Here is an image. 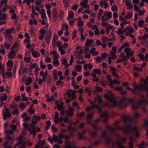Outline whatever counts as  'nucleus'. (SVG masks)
Listing matches in <instances>:
<instances>
[{"label": "nucleus", "instance_id": "33", "mask_svg": "<svg viewBox=\"0 0 148 148\" xmlns=\"http://www.w3.org/2000/svg\"><path fill=\"white\" fill-rule=\"evenodd\" d=\"M77 136L79 139H86V138L79 132L77 133Z\"/></svg>", "mask_w": 148, "mask_h": 148}, {"label": "nucleus", "instance_id": "27", "mask_svg": "<svg viewBox=\"0 0 148 148\" xmlns=\"http://www.w3.org/2000/svg\"><path fill=\"white\" fill-rule=\"evenodd\" d=\"M145 23V21L142 20H141L139 21H138V25L139 27H143V25Z\"/></svg>", "mask_w": 148, "mask_h": 148}, {"label": "nucleus", "instance_id": "29", "mask_svg": "<svg viewBox=\"0 0 148 148\" xmlns=\"http://www.w3.org/2000/svg\"><path fill=\"white\" fill-rule=\"evenodd\" d=\"M130 22H129L127 21H124L123 22H122L121 24L120 25L122 29H123L124 28V27L123 25H126L127 24H129Z\"/></svg>", "mask_w": 148, "mask_h": 148}, {"label": "nucleus", "instance_id": "30", "mask_svg": "<svg viewBox=\"0 0 148 148\" xmlns=\"http://www.w3.org/2000/svg\"><path fill=\"white\" fill-rule=\"evenodd\" d=\"M133 15V13L130 12L127 14L126 16L125 17V18H131L132 17Z\"/></svg>", "mask_w": 148, "mask_h": 148}, {"label": "nucleus", "instance_id": "13", "mask_svg": "<svg viewBox=\"0 0 148 148\" xmlns=\"http://www.w3.org/2000/svg\"><path fill=\"white\" fill-rule=\"evenodd\" d=\"M127 99L126 100H128V102L130 103H131L132 104V108L134 110H135L137 109V107L134 104V100L132 99H130L129 100H127V99Z\"/></svg>", "mask_w": 148, "mask_h": 148}, {"label": "nucleus", "instance_id": "1", "mask_svg": "<svg viewBox=\"0 0 148 148\" xmlns=\"http://www.w3.org/2000/svg\"><path fill=\"white\" fill-rule=\"evenodd\" d=\"M122 119L124 123L125 124L124 126L121 127H118L116 125L115 127H113L109 125H107L106 127L107 129L109 130L110 132L112 134L115 132V130L116 129L118 130H122L123 132H128L132 130L135 132L138 131V129L136 127H132L130 125L127 124V121H129L130 122H132L134 121V119L128 116L126 117H122ZM115 124L116 122H115Z\"/></svg>", "mask_w": 148, "mask_h": 148}, {"label": "nucleus", "instance_id": "19", "mask_svg": "<svg viewBox=\"0 0 148 148\" xmlns=\"http://www.w3.org/2000/svg\"><path fill=\"white\" fill-rule=\"evenodd\" d=\"M69 91L71 92V93L72 94V99L74 100L75 99L76 92L75 90L71 89L69 90Z\"/></svg>", "mask_w": 148, "mask_h": 148}, {"label": "nucleus", "instance_id": "21", "mask_svg": "<svg viewBox=\"0 0 148 148\" xmlns=\"http://www.w3.org/2000/svg\"><path fill=\"white\" fill-rule=\"evenodd\" d=\"M53 75L55 78V80L58 79V72L56 69H54L53 71Z\"/></svg>", "mask_w": 148, "mask_h": 148}, {"label": "nucleus", "instance_id": "42", "mask_svg": "<svg viewBox=\"0 0 148 148\" xmlns=\"http://www.w3.org/2000/svg\"><path fill=\"white\" fill-rule=\"evenodd\" d=\"M124 51L126 53L127 56H128L129 53L131 51V49L129 48H126L124 49Z\"/></svg>", "mask_w": 148, "mask_h": 148}, {"label": "nucleus", "instance_id": "49", "mask_svg": "<svg viewBox=\"0 0 148 148\" xmlns=\"http://www.w3.org/2000/svg\"><path fill=\"white\" fill-rule=\"evenodd\" d=\"M108 38L106 36H103L102 38V40L104 43H106L108 41Z\"/></svg>", "mask_w": 148, "mask_h": 148}, {"label": "nucleus", "instance_id": "44", "mask_svg": "<svg viewBox=\"0 0 148 148\" xmlns=\"http://www.w3.org/2000/svg\"><path fill=\"white\" fill-rule=\"evenodd\" d=\"M12 113L14 115H15L16 114L18 115L19 113L18 109L17 108L15 110H13L12 111Z\"/></svg>", "mask_w": 148, "mask_h": 148}, {"label": "nucleus", "instance_id": "50", "mask_svg": "<svg viewBox=\"0 0 148 148\" xmlns=\"http://www.w3.org/2000/svg\"><path fill=\"white\" fill-rule=\"evenodd\" d=\"M118 7L116 5H114L112 6L111 10L112 11H116L118 10Z\"/></svg>", "mask_w": 148, "mask_h": 148}, {"label": "nucleus", "instance_id": "10", "mask_svg": "<svg viewBox=\"0 0 148 148\" xmlns=\"http://www.w3.org/2000/svg\"><path fill=\"white\" fill-rule=\"evenodd\" d=\"M16 52L14 50H12L10 52L8 55V57L10 59H14V57H12V56L14 55H16Z\"/></svg>", "mask_w": 148, "mask_h": 148}, {"label": "nucleus", "instance_id": "23", "mask_svg": "<svg viewBox=\"0 0 148 148\" xmlns=\"http://www.w3.org/2000/svg\"><path fill=\"white\" fill-rule=\"evenodd\" d=\"M84 2L82 1L80 3V5L82 7H83L85 8H89V6L88 4H83Z\"/></svg>", "mask_w": 148, "mask_h": 148}, {"label": "nucleus", "instance_id": "60", "mask_svg": "<svg viewBox=\"0 0 148 148\" xmlns=\"http://www.w3.org/2000/svg\"><path fill=\"white\" fill-rule=\"evenodd\" d=\"M22 125L26 128L29 129V124L27 123H24L22 124Z\"/></svg>", "mask_w": 148, "mask_h": 148}, {"label": "nucleus", "instance_id": "62", "mask_svg": "<svg viewBox=\"0 0 148 148\" xmlns=\"http://www.w3.org/2000/svg\"><path fill=\"white\" fill-rule=\"evenodd\" d=\"M18 46V42H15L12 45L11 47V49H14L16 48Z\"/></svg>", "mask_w": 148, "mask_h": 148}, {"label": "nucleus", "instance_id": "61", "mask_svg": "<svg viewBox=\"0 0 148 148\" xmlns=\"http://www.w3.org/2000/svg\"><path fill=\"white\" fill-rule=\"evenodd\" d=\"M24 61L27 63H29L31 61V58H30L25 57L24 58Z\"/></svg>", "mask_w": 148, "mask_h": 148}, {"label": "nucleus", "instance_id": "35", "mask_svg": "<svg viewBox=\"0 0 148 148\" xmlns=\"http://www.w3.org/2000/svg\"><path fill=\"white\" fill-rule=\"evenodd\" d=\"M58 39V36L57 35L54 34L52 44L53 46H54V43H55Z\"/></svg>", "mask_w": 148, "mask_h": 148}, {"label": "nucleus", "instance_id": "51", "mask_svg": "<svg viewBox=\"0 0 148 148\" xmlns=\"http://www.w3.org/2000/svg\"><path fill=\"white\" fill-rule=\"evenodd\" d=\"M90 134L93 138H95L97 135V133L96 132H91Z\"/></svg>", "mask_w": 148, "mask_h": 148}, {"label": "nucleus", "instance_id": "26", "mask_svg": "<svg viewBox=\"0 0 148 148\" xmlns=\"http://www.w3.org/2000/svg\"><path fill=\"white\" fill-rule=\"evenodd\" d=\"M51 37L50 36H48L47 34H46L45 38V40L46 42L48 44H49L51 39Z\"/></svg>", "mask_w": 148, "mask_h": 148}, {"label": "nucleus", "instance_id": "28", "mask_svg": "<svg viewBox=\"0 0 148 148\" xmlns=\"http://www.w3.org/2000/svg\"><path fill=\"white\" fill-rule=\"evenodd\" d=\"M3 95L1 96V100L2 101H5L7 98V96L5 93H3Z\"/></svg>", "mask_w": 148, "mask_h": 148}, {"label": "nucleus", "instance_id": "52", "mask_svg": "<svg viewBox=\"0 0 148 148\" xmlns=\"http://www.w3.org/2000/svg\"><path fill=\"white\" fill-rule=\"evenodd\" d=\"M10 107L12 109H16L17 108H18V106L17 105H16V104L15 103H14L13 104H11L10 105Z\"/></svg>", "mask_w": 148, "mask_h": 148}, {"label": "nucleus", "instance_id": "53", "mask_svg": "<svg viewBox=\"0 0 148 148\" xmlns=\"http://www.w3.org/2000/svg\"><path fill=\"white\" fill-rule=\"evenodd\" d=\"M141 44L144 46L148 48V41H145L144 42H141Z\"/></svg>", "mask_w": 148, "mask_h": 148}, {"label": "nucleus", "instance_id": "20", "mask_svg": "<svg viewBox=\"0 0 148 148\" xmlns=\"http://www.w3.org/2000/svg\"><path fill=\"white\" fill-rule=\"evenodd\" d=\"M82 69V66L81 65H76L75 66V70L76 71L80 72Z\"/></svg>", "mask_w": 148, "mask_h": 148}, {"label": "nucleus", "instance_id": "14", "mask_svg": "<svg viewBox=\"0 0 148 148\" xmlns=\"http://www.w3.org/2000/svg\"><path fill=\"white\" fill-rule=\"evenodd\" d=\"M6 64L7 68L8 67L10 68L12 67L13 65V61L12 60H9L7 62Z\"/></svg>", "mask_w": 148, "mask_h": 148}, {"label": "nucleus", "instance_id": "55", "mask_svg": "<svg viewBox=\"0 0 148 148\" xmlns=\"http://www.w3.org/2000/svg\"><path fill=\"white\" fill-rule=\"evenodd\" d=\"M111 76L110 75H108L106 76L107 80L109 82H112V80L111 78Z\"/></svg>", "mask_w": 148, "mask_h": 148}, {"label": "nucleus", "instance_id": "11", "mask_svg": "<svg viewBox=\"0 0 148 148\" xmlns=\"http://www.w3.org/2000/svg\"><path fill=\"white\" fill-rule=\"evenodd\" d=\"M103 15L105 17H108V18H110L112 17V12L105 11L103 13Z\"/></svg>", "mask_w": 148, "mask_h": 148}, {"label": "nucleus", "instance_id": "59", "mask_svg": "<svg viewBox=\"0 0 148 148\" xmlns=\"http://www.w3.org/2000/svg\"><path fill=\"white\" fill-rule=\"evenodd\" d=\"M40 32L41 34L44 35L46 33V31L43 29L42 28H41L40 30Z\"/></svg>", "mask_w": 148, "mask_h": 148}, {"label": "nucleus", "instance_id": "31", "mask_svg": "<svg viewBox=\"0 0 148 148\" xmlns=\"http://www.w3.org/2000/svg\"><path fill=\"white\" fill-rule=\"evenodd\" d=\"M139 102L140 104L144 103L146 104H148V100L145 99H141L139 101Z\"/></svg>", "mask_w": 148, "mask_h": 148}, {"label": "nucleus", "instance_id": "8", "mask_svg": "<svg viewBox=\"0 0 148 148\" xmlns=\"http://www.w3.org/2000/svg\"><path fill=\"white\" fill-rule=\"evenodd\" d=\"M32 127L33 128L32 130H31V128H29V131L31 134L33 135L34 137L36 133V127H34L33 126H32Z\"/></svg>", "mask_w": 148, "mask_h": 148}, {"label": "nucleus", "instance_id": "18", "mask_svg": "<svg viewBox=\"0 0 148 148\" xmlns=\"http://www.w3.org/2000/svg\"><path fill=\"white\" fill-rule=\"evenodd\" d=\"M101 137L103 139L106 138L108 137L107 131H104L103 132L101 135Z\"/></svg>", "mask_w": 148, "mask_h": 148}, {"label": "nucleus", "instance_id": "12", "mask_svg": "<svg viewBox=\"0 0 148 148\" xmlns=\"http://www.w3.org/2000/svg\"><path fill=\"white\" fill-rule=\"evenodd\" d=\"M63 47L62 45H60V46L59 47L58 50L60 52V54L62 55H64L66 53L65 51L63 49Z\"/></svg>", "mask_w": 148, "mask_h": 148}, {"label": "nucleus", "instance_id": "39", "mask_svg": "<svg viewBox=\"0 0 148 148\" xmlns=\"http://www.w3.org/2000/svg\"><path fill=\"white\" fill-rule=\"evenodd\" d=\"M103 11V10L102 9H100L99 10L98 13L99 15L97 17V19L98 20H99L100 19V17L102 14Z\"/></svg>", "mask_w": 148, "mask_h": 148}, {"label": "nucleus", "instance_id": "25", "mask_svg": "<svg viewBox=\"0 0 148 148\" xmlns=\"http://www.w3.org/2000/svg\"><path fill=\"white\" fill-rule=\"evenodd\" d=\"M93 71L99 75H101V71L99 69H94L93 70Z\"/></svg>", "mask_w": 148, "mask_h": 148}, {"label": "nucleus", "instance_id": "22", "mask_svg": "<svg viewBox=\"0 0 148 148\" xmlns=\"http://www.w3.org/2000/svg\"><path fill=\"white\" fill-rule=\"evenodd\" d=\"M133 87L134 89L132 91V92L133 93L135 92V90H140L141 89V86H137L135 84L134 85Z\"/></svg>", "mask_w": 148, "mask_h": 148}, {"label": "nucleus", "instance_id": "45", "mask_svg": "<svg viewBox=\"0 0 148 148\" xmlns=\"http://www.w3.org/2000/svg\"><path fill=\"white\" fill-rule=\"evenodd\" d=\"M138 57L140 58L141 60H144L145 59V57L143 54L141 53H140L138 54Z\"/></svg>", "mask_w": 148, "mask_h": 148}, {"label": "nucleus", "instance_id": "32", "mask_svg": "<svg viewBox=\"0 0 148 148\" xmlns=\"http://www.w3.org/2000/svg\"><path fill=\"white\" fill-rule=\"evenodd\" d=\"M53 64L54 66L57 67L60 65L59 62L57 60H56L53 62Z\"/></svg>", "mask_w": 148, "mask_h": 148}, {"label": "nucleus", "instance_id": "38", "mask_svg": "<svg viewBox=\"0 0 148 148\" xmlns=\"http://www.w3.org/2000/svg\"><path fill=\"white\" fill-rule=\"evenodd\" d=\"M84 90H85V92H86V93H88V95L89 96H91V92L90 91V89L87 88V87H86L85 89H84Z\"/></svg>", "mask_w": 148, "mask_h": 148}, {"label": "nucleus", "instance_id": "24", "mask_svg": "<svg viewBox=\"0 0 148 148\" xmlns=\"http://www.w3.org/2000/svg\"><path fill=\"white\" fill-rule=\"evenodd\" d=\"M5 37L7 38L8 40H9L10 41H11L12 40L13 38H12V35H6L5 32L3 33Z\"/></svg>", "mask_w": 148, "mask_h": 148}, {"label": "nucleus", "instance_id": "54", "mask_svg": "<svg viewBox=\"0 0 148 148\" xmlns=\"http://www.w3.org/2000/svg\"><path fill=\"white\" fill-rule=\"evenodd\" d=\"M48 75V73H47V72L46 71L45 73V74L44 75H43V76L42 77V79L43 81V82H45L46 79L47 78V77Z\"/></svg>", "mask_w": 148, "mask_h": 148}, {"label": "nucleus", "instance_id": "64", "mask_svg": "<svg viewBox=\"0 0 148 148\" xmlns=\"http://www.w3.org/2000/svg\"><path fill=\"white\" fill-rule=\"evenodd\" d=\"M119 148H126L124 147L121 142H119L117 143Z\"/></svg>", "mask_w": 148, "mask_h": 148}, {"label": "nucleus", "instance_id": "40", "mask_svg": "<svg viewBox=\"0 0 148 148\" xmlns=\"http://www.w3.org/2000/svg\"><path fill=\"white\" fill-rule=\"evenodd\" d=\"M141 86L147 92H148V86L147 85L142 84Z\"/></svg>", "mask_w": 148, "mask_h": 148}, {"label": "nucleus", "instance_id": "15", "mask_svg": "<svg viewBox=\"0 0 148 148\" xmlns=\"http://www.w3.org/2000/svg\"><path fill=\"white\" fill-rule=\"evenodd\" d=\"M33 56L34 58H37L40 55V53L37 51H34L32 53Z\"/></svg>", "mask_w": 148, "mask_h": 148}, {"label": "nucleus", "instance_id": "36", "mask_svg": "<svg viewBox=\"0 0 148 148\" xmlns=\"http://www.w3.org/2000/svg\"><path fill=\"white\" fill-rule=\"evenodd\" d=\"M62 64L66 66L67 67H68L69 66V64H67V60L65 58L63 59Z\"/></svg>", "mask_w": 148, "mask_h": 148}, {"label": "nucleus", "instance_id": "47", "mask_svg": "<svg viewBox=\"0 0 148 148\" xmlns=\"http://www.w3.org/2000/svg\"><path fill=\"white\" fill-rule=\"evenodd\" d=\"M69 15L70 18H72L74 16V13L72 11H70L69 12Z\"/></svg>", "mask_w": 148, "mask_h": 148}, {"label": "nucleus", "instance_id": "43", "mask_svg": "<svg viewBox=\"0 0 148 148\" xmlns=\"http://www.w3.org/2000/svg\"><path fill=\"white\" fill-rule=\"evenodd\" d=\"M105 139L106 142V143L107 145H109L110 142H111V139L109 137H107L106 138H105Z\"/></svg>", "mask_w": 148, "mask_h": 148}, {"label": "nucleus", "instance_id": "4", "mask_svg": "<svg viewBox=\"0 0 148 148\" xmlns=\"http://www.w3.org/2000/svg\"><path fill=\"white\" fill-rule=\"evenodd\" d=\"M100 121L101 119H98L95 121V124L94 125H92V128L96 130H99L101 131H103L102 130L101 128L100 127H97L96 125V124L97 123L100 122Z\"/></svg>", "mask_w": 148, "mask_h": 148}, {"label": "nucleus", "instance_id": "57", "mask_svg": "<svg viewBox=\"0 0 148 148\" xmlns=\"http://www.w3.org/2000/svg\"><path fill=\"white\" fill-rule=\"evenodd\" d=\"M78 5L77 4H76L74 5H73L71 6L72 9L74 11L76 10L78 8Z\"/></svg>", "mask_w": 148, "mask_h": 148}, {"label": "nucleus", "instance_id": "9", "mask_svg": "<svg viewBox=\"0 0 148 148\" xmlns=\"http://www.w3.org/2000/svg\"><path fill=\"white\" fill-rule=\"evenodd\" d=\"M64 103L63 102H61L60 103L58 104V107H57V109L58 110H63L65 108V106H63Z\"/></svg>", "mask_w": 148, "mask_h": 148}, {"label": "nucleus", "instance_id": "7", "mask_svg": "<svg viewBox=\"0 0 148 148\" xmlns=\"http://www.w3.org/2000/svg\"><path fill=\"white\" fill-rule=\"evenodd\" d=\"M53 21L55 22L58 18V14L56 10H53L52 13Z\"/></svg>", "mask_w": 148, "mask_h": 148}, {"label": "nucleus", "instance_id": "17", "mask_svg": "<svg viewBox=\"0 0 148 148\" xmlns=\"http://www.w3.org/2000/svg\"><path fill=\"white\" fill-rule=\"evenodd\" d=\"M14 29L13 28H10L9 29H7L5 31V34L6 35H10L13 31Z\"/></svg>", "mask_w": 148, "mask_h": 148}, {"label": "nucleus", "instance_id": "46", "mask_svg": "<svg viewBox=\"0 0 148 148\" xmlns=\"http://www.w3.org/2000/svg\"><path fill=\"white\" fill-rule=\"evenodd\" d=\"M25 104L24 103H21L19 105V107L21 110H23L25 108Z\"/></svg>", "mask_w": 148, "mask_h": 148}, {"label": "nucleus", "instance_id": "41", "mask_svg": "<svg viewBox=\"0 0 148 148\" xmlns=\"http://www.w3.org/2000/svg\"><path fill=\"white\" fill-rule=\"evenodd\" d=\"M101 24L103 27H108L110 26V24L106 21L102 22Z\"/></svg>", "mask_w": 148, "mask_h": 148}, {"label": "nucleus", "instance_id": "56", "mask_svg": "<svg viewBox=\"0 0 148 148\" xmlns=\"http://www.w3.org/2000/svg\"><path fill=\"white\" fill-rule=\"evenodd\" d=\"M6 42H7V41H5L4 42V46L6 49H8L10 47V45L9 44L6 43Z\"/></svg>", "mask_w": 148, "mask_h": 148}, {"label": "nucleus", "instance_id": "34", "mask_svg": "<svg viewBox=\"0 0 148 148\" xmlns=\"http://www.w3.org/2000/svg\"><path fill=\"white\" fill-rule=\"evenodd\" d=\"M64 4L65 7H69L70 6V3L69 0L66 1L64 2Z\"/></svg>", "mask_w": 148, "mask_h": 148}, {"label": "nucleus", "instance_id": "2", "mask_svg": "<svg viewBox=\"0 0 148 148\" xmlns=\"http://www.w3.org/2000/svg\"><path fill=\"white\" fill-rule=\"evenodd\" d=\"M126 99V98L123 97L119 101V103L116 101L113 100L112 101V105L114 107L118 105L121 108H123L124 107H126L128 105L127 104L125 103Z\"/></svg>", "mask_w": 148, "mask_h": 148}, {"label": "nucleus", "instance_id": "37", "mask_svg": "<svg viewBox=\"0 0 148 148\" xmlns=\"http://www.w3.org/2000/svg\"><path fill=\"white\" fill-rule=\"evenodd\" d=\"M116 46L113 47L112 49V51H110V53L115 54L116 53Z\"/></svg>", "mask_w": 148, "mask_h": 148}, {"label": "nucleus", "instance_id": "58", "mask_svg": "<svg viewBox=\"0 0 148 148\" xmlns=\"http://www.w3.org/2000/svg\"><path fill=\"white\" fill-rule=\"evenodd\" d=\"M28 111L31 115L34 114L35 112V110L33 109H29Z\"/></svg>", "mask_w": 148, "mask_h": 148}, {"label": "nucleus", "instance_id": "6", "mask_svg": "<svg viewBox=\"0 0 148 148\" xmlns=\"http://www.w3.org/2000/svg\"><path fill=\"white\" fill-rule=\"evenodd\" d=\"M65 143L66 144L65 148H72L73 146L71 144V142L69 140H66L65 141ZM74 148H77L76 146H74Z\"/></svg>", "mask_w": 148, "mask_h": 148}, {"label": "nucleus", "instance_id": "48", "mask_svg": "<svg viewBox=\"0 0 148 148\" xmlns=\"http://www.w3.org/2000/svg\"><path fill=\"white\" fill-rule=\"evenodd\" d=\"M38 80V84L39 85H42V82H43V80L41 78H38V77H37L36 81Z\"/></svg>", "mask_w": 148, "mask_h": 148}, {"label": "nucleus", "instance_id": "63", "mask_svg": "<svg viewBox=\"0 0 148 148\" xmlns=\"http://www.w3.org/2000/svg\"><path fill=\"white\" fill-rule=\"evenodd\" d=\"M93 114L92 113L88 114L87 116V119L88 120H91Z\"/></svg>", "mask_w": 148, "mask_h": 148}, {"label": "nucleus", "instance_id": "5", "mask_svg": "<svg viewBox=\"0 0 148 148\" xmlns=\"http://www.w3.org/2000/svg\"><path fill=\"white\" fill-rule=\"evenodd\" d=\"M122 29L121 27L119 28L118 31H116V33H117L118 34H122L123 33L126 32L127 30L129 29V27H127L124 29L123 30H121Z\"/></svg>", "mask_w": 148, "mask_h": 148}, {"label": "nucleus", "instance_id": "16", "mask_svg": "<svg viewBox=\"0 0 148 148\" xmlns=\"http://www.w3.org/2000/svg\"><path fill=\"white\" fill-rule=\"evenodd\" d=\"M32 78L30 76H29L26 81V85L28 86L32 82Z\"/></svg>", "mask_w": 148, "mask_h": 148}, {"label": "nucleus", "instance_id": "3", "mask_svg": "<svg viewBox=\"0 0 148 148\" xmlns=\"http://www.w3.org/2000/svg\"><path fill=\"white\" fill-rule=\"evenodd\" d=\"M110 115L108 112H105L103 114H101L100 117L103 119V121L105 122H106L110 117Z\"/></svg>", "mask_w": 148, "mask_h": 148}]
</instances>
